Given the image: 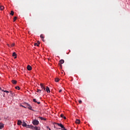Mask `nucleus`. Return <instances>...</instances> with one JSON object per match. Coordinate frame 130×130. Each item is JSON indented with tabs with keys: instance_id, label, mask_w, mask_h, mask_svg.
Returning a JSON list of instances; mask_svg holds the SVG:
<instances>
[{
	"instance_id": "a878e982",
	"label": "nucleus",
	"mask_w": 130,
	"mask_h": 130,
	"mask_svg": "<svg viewBox=\"0 0 130 130\" xmlns=\"http://www.w3.org/2000/svg\"><path fill=\"white\" fill-rule=\"evenodd\" d=\"M4 92H5V93H10V91H8V90H5V91H4Z\"/></svg>"
},
{
	"instance_id": "e433bc0d",
	"label": "nucleus",
	"mask_w": 130,
	"mask_h": 130,
	"mask_svg": "<svg viewBox=\"0 0 130 130\" xmlns=\"http://www.w3.org/2000/svg\"><path fill=\"white\" fill-rule=\"evenodd\" d=\"M2 91L3 92H4V91H5V90H4L2 89Z\"/></svg>"
},
{
	"instance_id": "6e6552de",
	"label": "nucleus",
	"mask_w": 130,
	"mask_h": 130,
	"mask_svg": "<svg viewBox=\"0 0 130 130\" xmlns=\"http://www.w3.org/2000/svg\"><path fill=\"white\" fill-rule=\"evenodd\" d=\"M40 86H41V88H42V89H43V90H44V91H45V86H44V85H43V84L41 83Z\"/></svg>"
},
{
	"instance_id": "c85d7f7f",
	"label": "nucleus",
	"mask_w": 130,
	"mask_h": 130,
	"mask_svg": "<svg viewBox=\"0 0 130 130\" xmlns=\"http://www.w3.org/2000/svg\"><path fill=\"white\" fill-rule=\"evenodd\" d=\"M78 102H79V104H81L82 103V101L79 100Z\"/></svg>"
},
{
	"instance_id": "ddd939ff",
	"label": "nucleus",
	"mask_w": 130,
	"mask_h": 130,
	"mask_svg": "<svg viewBox=\"0 0 130 130\" xmlns=\"http://www.w3.org/2000/svg\"><path fill=\"white\" fill-rule=\"evenodd\" d=\"M17 124L18 125H21V124H22V121L18 120L17 121Z\"/></svg>"
},
{
	"instance_id": "0eeeda50",
	"label": "nucleus",
	"mask_w": 130,
	"mask_h": 130,
	"mask_svg": "<svg viewBox=\"0 0 130 130\" xmlns=\"http://www.w3.org/2000/svg\"><path fill=\"white\" fill-rule=\"evenodd\" d=\"M27 69L28 71H31L32 67L30 65H28L27 67Z\"/></svg>"
},
{
	"instance_id": "aec40b11",
	"label": "nucleus",
	"mask_w": 130,
	"mask_h": 130,
	"mask_svg": "<svg viewBox=\"0 0 130 130\" xmlns=\"http://www.w3.org/2000/svg\"><path fill=\"white\" fill-rule=\"evenodd\" d=\"M59 79L58 78H55V81L57 82H59Z\"/></svg>"
},
{
	"instance_id": "4468645a",
	"label": "nucleus",
	"mask_w": 130,
	"mask_h": 130,
	"mask_svg": "<svg viewBox=\"0 0 130 130\" xmlns=\"http://www.w3.org/2000/svg\"><path fill=\"white\" fill-rule=\"evenodd\" d=\"M12 83L14 85H16V84H17V81L13 80H12Z\"/></svg>"
},
{
	"instance_id": "39448f33",
	"label": "nucleus",
	"mask_w": 130,
	"mask_h": 130,
	"mask_svg": "<svg viewBox=\"0 0 130 130\" xmlns=\"http://www.w3.org/2000/svg\"><path fill=\"white\" fill-rule=\"evenodd\" d=\"M26 108H28V109H29V110H33V109H32V107L30 106L29 104H28L26 106Z\"/></svg>"
},
{
	"instance_id": "bb28decb",
	"label": "nucleus",
	"mask_w": 130,
	"mask_h": 130,
	"mask_svg": "<svg viewBox=\"0 0 130 130\" xmlns=\"http://www.w3.org/2000/svg\"><path fill=\"white\" fill-rule=\"evenodd\" d=\"M40 37L42 38H44V37L43 36V35H41Z\"/></svg>"
},
{
	"instance_id": "7ed1b4c3",
	"label": "nucleus",
	"mask_w": 130,
	"mask_h": 130,
	"mask_svg": "<svg viewBox=\"0 0 130 130\" xmlns=\"http://www.w3.org/2000/svg\"><path fill=\"white\" fill-rule=\"evenodd\" d=\"M57 125H58V126H60V127H61V128H63L62 130L66 129V128L64 127L63 125H62V124H61V123H57Z\"/></svg>"
},
{
	"instance_id": "c756f323",
	"label": "nucleus",
	"mask_w": 130,
	"mask_h": 130,
	"mask_svg": "<svg viewBox=\"0 0 130 130\" xmlns=\"http://www.w3.org/2000/svg\"><path fill=\"white\" fill-rule=\"evenodd\" d=\"M47 128L49 130H51V129H50V127H49V126H47Z\"/></svg>"
},
{
	"instance_id": "473e14b6",
	"label": "nucleus",
	"mask_w": 130,
	"mask_h": 130,
	"mask_svg": "<svg viewBox=\"0 0 130 130\" xmlns=\"http://www.w3.org/2000/svg\"><path fill=\"white\" fill-rule=\"evenodd\" d=\"M62 91V90L60 89V90H59V93H61Z\"/></svg>"
},
{
	"instance_id": "f03ea898",
	"label": "nucleus",
	"mask_w": 130,
	"mask_h": 130,
	"mask_svg": "<svg viewBox=\"0 0 130 130\" xmlns=\"http://www.w3.org/2000/svg\"><path fill=\"white\" fill-rule=\"evenodd\" d=\"M27 128H31V129H35V126L32 125H27Z\"/></svg>"
},
{
	"instance_id": "58836bf2",
	"label": "nucleus",
	"mask_w": 130,
	"mask_h": 130,
	"mask_svg": "<svg viewBox=\"0 0 130 130\" xmlns=\"http://www.w3.org/2000/svg\"><path fill=\"white\" fill-rule=\"evenodd\" d=\"M0 89H1V87H0Z\"/></svg>"
},
{
	"instance_id": "2eb2a0df",
	"label": "nucleus",
	"mask_w": 130,
	"mask_h": 130,
	"mask_svg": "<svg viewBox=\"0 0 130 130\" xmlns=\"http://www.w3.org/2000/svg\"><path fill=\"white\" fill-rule=\"evenodd\" d=\"M39 118H40V119H41V120H46V118H45L42 117H39Z\"/></svg>"
},
{
	"instance_id": "393cba45",
	"label": "nucleus",
	"mask_w": 130,
	"mask_h": 130,
	"mask_svg": "<svg viewBox=\"0 0 130 130\" xmlns=\"http://www.w3.org/2000/svg\"><path fill=\"white\" fill-rule=\"evenodd\" d=\"M4 125H0V129H2V128H3Z\"/></svg>"
},
{
	"instance_id": "423d86ee",
	"label": "nucleus",
	"mask_w": 130,
	"mask_h": 130,
	"mask_svg": "<svg viewBox=\"0 0 130 130\" xmlns=\"http://www.w3.org/2000/svg\"><path fill=\"white\" fill-rule=\"evenodd\" d=\"M45 90L46 91V92H47V93H50V90L49 89V87H48V86L46 87Z\"/></svg>"
},
{
	"instance_id": "4c0bfd02",
	"label": "nucleus",
	"mask_w": 130,
	"mask_h": 130,
	"mask_svg": "<svg viewBox=\"0 0 130 130\" xmlns=\"http://www.w3.org/2000/svg\"><path fill=\"white\" fill-rule=\"evenodd\" d=\"M3 97H5V94H4Z\"/></svg>"
},
{
	"instance_id": "7c9ffc66",
	"label": "nucleus",
	"mask_w": 130,
	"mask_h": 130,
	"mask_svg": "<svg viewBox=\"0 0 130 130\" xmlns=\"http://www.w3.org/2000/svg\"><path fill=\"white\" fill-rule=\"evenodd\" d=\"M63 115L62 114H61V115H60V117H61L62 118H63Z\"/></svg>"
},
{
	"instance_id": "b1692460",
	"label": "nucleus",
	"mask_w": 130,
	"mask_h": 130,
	"mask_svg": "<svg viewBox=\"0 0 130 130\" xmlns=\"http://www.w3.org/2000/svg\"><path fill=\"white\" fill-rule=\"evenodd\" d=\"M15 89H16L17 90H20V87L19 86H16Z\"/></svg>"
},
{
	"instance_id": "2f4dec72",
	"label": "nucleus",
	"mask_w": 130,
	"mask_h": 130,
	"mask_svg": "<svg viewBox=\"0 0 130 130\" xmlns=\"http://www.w3.org/2000/svg\"><path fill=\"white\" fill-rule=\"evenodd\" d=\"M42 39L43 42H45V40L44 39V38H42Z\"/></svg>"
},
{
	"instance_id": "72a5a7b5",
	"label": "nucleus",
	"mask_w": 130,
	"mask_h": 130,
	"mask_svg": "<svg viewBox=\"0 0 130 130\" xmlns=\"http://www.w3.org/2000/svg\"><path fill=\"white\" fill-rule=\"evenodd\" d=\"M63 118L64 119H67V117H66V116H64L63 117Z\"/></svg>"
},
{
	"instance_id": "cd10ccee",
	"label": "nucleus",
	"mask_w": 130,
	"mask_h": 130,
	"mask_svg": "<svg viewBox=\"0 0 130 130\" xmlns=\"http://www.w3.org/2000/svg\"><path fill=\"white\" fill-rule=\"evenodd\" d=\"M13 46H15V44H12L11 45V47H13Z\"/></svg>"
},
{
	"instance_id": "f257e3e1",
	"label": "nucleus",
	"mask_w": 130,
	"mask_h": 130,
	"mask_svg": "<svg viewBox=\"0 0 130 130\" xmlns=\"http://www.w3.org/2000/svg\"><path fill=\"white\" fill-rule=\"evenodd\" d=\"M32 124L34 125H38V124H39V121L37 120H34L32 121Z\"/></svg>"
},
{
	"instance_id": "f8f14e48",
	"label": "nucleus",
	"mask_w": 130,
	"mask_h": 130,
	"mask_svg": "<svg viewBox=\"0 0 130 130\" xmlns=\"http://www.w3.org/2000/svg\"><path fill=\"white\" fill-rule=\"evenodd\" d=\"M12 56L14 57V58H17V54L16 52H13L12 54Z\"/></svg>"
},
{
	"instance_id": "5701e85b",
	"label": "nucleus",
	"mask_w": 130,
	"mask_h": 130,
	"mask_svg": "<svg viewBox=\"0 0 130 130\" xmlns=\"http://www.w3.org/2000/svg\"><path fill=\"white\" fill-rule=\"evenodd\" d=\"M35 46H39V44H37V43H35Z\"/></svg>"
},
{
	"instance_id": "a211bd4d",
	"label": "nucleus",
	"mask_w": 130,
	"mask_h": 130,
	"mask_svg": "<svg viewBox=\"0 0 130 130\" xmlns=\"http://www.w3.org/2000/svg\"><path fill=\"white\" fill-rule=\"evenodd\" d=\"M9 93H10V94L12 95V96H14V92H13V91H10Z\"/></svg>"
},
{
	"instance_id": "f3484780",
	"label": "nucleus",
	"mask_w": 130,
	"mask_h": 130,
	"mask_svg": "<svg viewBox=\"0 0 130 130\" xmlns=\"http://www.w3.org/2000/svg\"><path fill=\"white\" fill-rule=\"evenodd\" d=\"M4 9H5L4 6L0 5V11H3V10H4Z\"/></svg>"
},
{
	"instance_id": "9b49d317",
	"label": "nucleus",
	"mask_w": 130,
	"mask_h": 130,
	"mask_svg": "<svg viewBox=\"0 0 130 130\" xmlns=\"http://www.w3.org/2000/svg\"><path fill=\"white\" fill-rule=\"evenodd\" d=\"M33 102H35V103H37L38 104H40V102H37V101H36V99H33Z\"/></svg>"
},
{
	"instance_id": "20e7f679",
	"label": "nucleus",
	"mask_w": 130,
	"mask_h": 130,
	"mask_svg": "<svg viewBox=\"0 0 130 130\" xmlns=\"http://www.w3.org/2000/svg\"><path fill=\"white\" fill-rule=\"evenodd\" d=\"M64 60H63V59L60 60L59 61V66H60L61 67V64H62V63H64Z\"/></svg>"
},
{
	"instance_id": "f704fd0d",
	"label": "nucleus",
	"mask_w": 130,
	"mask_h": 130,
	"mask_svg": "<svg viewBox=\"0 0 130 130\" xmlns=\"http://www.w3.org/2000/svg\"><path fill=\"white\" fill-rule=\"evenodd\" d=\"M21 106H22V107H24V108H27V107H25V106H22V105H21Z\"/></svg>"
},
{
	"instance_id": "9d476101",
	"label": "nucleus",
	"mask_w": 130,
	"mask_h": 130,
	"mask_svg": "<svg viewBox=\"0 0 130 130\" xmlns=\"http://www.w3.org/2000/svg\"><path fill=\"white\" fill-rule=\"evenodd\" d=\"M22 126H24L25 127H27L28 126V125H27V123L25 122L24 121L23 122V124H22Z\"/></svg>"
},
{
	"instance_id": "c9c22d12",
	"label": "nucleus",
	"mask_w": 130,
	"mask_h": 130,
	"mask_svg": "<svg viewBox=\"0 0 130 130\" xmlns=\"http://www.w3.org/2000/svg\"><path fill=\"white\" fill-rule=\"evenodd\" d=\"M8 46H9V47H11V46H10V45L8 44Z\"/></svg>"
},
{
	"instance_id": "dca6fc26",
	"label": "nucleus",
	"mask_w": 130,
	"mask_h": 130,
	"mask_svg": "<svg viewBox=\"0 0 130 130\" xmlns=\"http://www.w3.org/2000/svg\"><path fill=\"white\" fill-rule=\"evenodd\" d=\"M35 130H40V127H38V126H35Z\"/></svg>"
},
{
	"instance_id": "4be33fe9",
	"label": "nucleus",
	"mask_w": 130,
	"mask_h": 130,
	"mask_svg": "<svg viewBox=\"0 0 130 130\" xmlns=\"http://www.w3.org/2000/svg\"><path fill=\"white\" fill-rule=\"evenodd\" d=\"M37 92L38 93H41V90H40V89H37Z\"/></svg>"
},
{
	"instance_id": "1a4fd4ad",
	"label": "nucleus",
	"mask_w": 130,
	"mask_h": 130,
	"mask_svg": "<svg viewBox=\"0 0 130 130\" xmlns=\"http://www.w3.org/2000/svg\"><path fill=\"white\" fill-rule=\"evenodd\" d=\"M76 123H77L78 124H80V122H81V120H80V119H77L75 121Z\"/></svg>"
},
{
	"instance_id": "412c9836",
	"label": "nucleus",
	"mask_w": 130,
	"mask_h": 130,
	"mask_svg": "<svg viewBox=\"0 0 130 130\" xmlns=\"http://www.w3.org/2000/svg\"><path fill=\"white\" fill-rule=\"evenodd\" d=\"M10 15H11L12 16H14V11H11Z\"/></svg>"
},
{
	"instance_id": "6ab92c4d",
	"label": "nucleus",
	"mask_w": 130,
	"mask_h": 130,
	"mask_svg": "<svg viewBox=\"0 0 130 130\" xmlns=\"http://www.w3.org/2000/svg\"><path fill=\"white\" fill-rule=\"evenodd\" d=\"M17 18H18V17H17L15 16V17L14 18V19H13V22L16 21V20H17Z\"/></svg>"
}]
</instances>
